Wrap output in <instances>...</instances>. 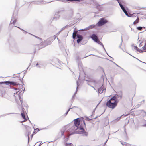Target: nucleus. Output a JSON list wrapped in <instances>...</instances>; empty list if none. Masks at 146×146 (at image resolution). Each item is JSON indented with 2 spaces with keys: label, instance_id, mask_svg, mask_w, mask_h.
Instances as JSON below:
<instances>
[{
  "label": "nucleus",
  "instance_id": "nucleus-1",
  "mask_svg": "<svg viewBox=\"0 0 146 146\" xmlns=\"http://www.w3.org/2000/svg\"><path fill=\"white\" fill-rule=\"evenodd\" d=\"M11 88L13 89V91L14 94L13 96L15 98L16 101L17 102L18 100L19 99L21 104L22 105L23 100L22 95L24 93L23 91L25 90V89L21 90L19 89V88L13 87V88Z\"/></svg>",
  "mask_w": 146,
  "mask_h": 146
},
{
  "label": "nucleus",
  "instance_id": "nucleus-2",
  "mask_svg": "<svg viewBox=\"0 0 146 146\" xmlns=\"http://www.w3.org/2000/svg\"><path fill=\"white\" fill-rule=\"evenodd\" d=\"M118 103L114 96L112 97L107 102L106 105L109 108L113 109L117 106Z\"/></svg>",
  "mask_w": 146,
  "mask_h": 146
},
{
  "label": "nucleus",
  "instance_id": "nucleus-3",
  "mask_svg": "<svg viewBox=\"0 0 146 146\" xmlns=\"http://www.w3.org/2000/svg\"><path fill=\"white\" fill-rule=\"evenodd\" d=\"M76 129H78V130L74 131L73 132L71 133L70 135H72L76 133L78 134H82L83 136L87 137L88 136V133L86 132L83 127V126L81 125H80L79 126H78L76 128Z\"/></svg>",
  "mask_w": 146,
  "mask_h": 146
},
{
  "label": "nucleus",
  "instance_id": "nucleus-4",
  "mask_svg": "<svg viewBox=\"0 0 146 146\" xmlns=\"http://www.w3.org/2000/svg\"><path fill=\"white\" fill-rule=\"evenodd\" d=\"M117 2H118L119 5L121 7V9L123 10V12L125 13V14L126 15L129 17H133L134 16L135 17L136 16V15H137L136 13H133V15L131 14H128L127 11L126 9L125 8L123 5L122 3H125V1L123 0H116Z\"/></svg>",
  "mask_w": 146,
  "mask_h": 146
},
{
  "label": "nucleus",
  "instance_id": "nucleus-5",
  "mask_svg": "<svg viewBox=\"0 0 146 146\" xmlns=\"http://www.w3.org/2000/svg\"><path fill=\"white\" fill-rule=\"evenodd\" d=\"M117 2H118L119 5L121 7V9L123 10V12L125 13V14L126 15L129 17H133L134 16L135 17L136 16V15H137L136 13H133V15L131 14H128L127 11L126 9L125 8L123 5L122 3H125V1L123 0H116Z\"/></svg>",
  "mask_w": 146,
  "mask_h": 146
},
{
  "label": "nucleus",
  "instance_id": "nucleus-6",
  "mask_svg": "<svg viewBox=\"0 0 146 146\" xmlns=\"http://www.w3.org/2000/svg\"><path fill=\"white\" fill-rule=\"evenodd\" d=\"M103 82H100V81H98L97 82L98 84H99V88H98V92L99 93H102L105 91H106V87L104 85Z\"/></svg>",
  "mask_w": 146,
  "mask_h": 146
},
{
  "label": "nucleus",
  "instance_id": "nucleus-7",
  "mask_svg": "<svg viewBox=\"0 0 146 146\" xmlns=\"http://www.w3.org/2000/svg\"><path fill=\"white\" fill-rule=\"evenodd\" d=\"M108 22V20L106 19L104 17H102L99 20L96 25L98 27H101L105 25Z\"/></svg>",
  "mask_w": 146,
  "mask_h": 146
},
{
  "label": "nucleus",
  "instance_id": "nucleus-8",
  "mask_svg": "<svg viewBox=\"0 0 146 146\" xmlns=\"http://www.w3.org/2000/svg\"><path fill=\"white\" fill-rule=\"evenodd\" d=\"M17 14L15 13H14L10 23V25L12 24L14 25L15 24V23L17 21Z\"/></svg>",
  "mask_w": 146,
  "mask_h": 146
},
{
  "label": "nucleus",
  "instance_id": "nucleus-9",
  "mask_svg": "<svg viewBox=\"0 0 146 146\" xmlns=\"http://www.w3.org/2000/svg\"><path fill=\"white\" fill-rule=\"evenodd\" d=\"M73 12L72 10H70L68 11L65 15L66 16L65 18L67 19H68L72 17L73 16Z\"/></svg>",
  "mask_w": 146,
  "mask_h": 146
},
{
  "label": "nucleus",
  "instance_id": "nucleus-10",
  "mask_svg": "<svg viewBox=\"0 0 146 146\" xmlns=\"http://www.w3.org/2000/svg\"><path fill=\"white\" fill-rule=\"evenodd\" d=\"M86 81L88 82H87V84H88V85L90 86L91 87H92V88H93L94 90L96 89H95V88L92 86L90 85V83H93L95 85H96V84H98L96 82V81L94 80H86Z\"/></svg>",
  "mask_w": 146,
  "mask_h": 146
},
{
  "label": "nucleus",
  "instance_id": "nucleus-11",
  "mask_svg": "<svg viewBox=\"0 0 146 146\" xmlns=\"http://www.w3.org/2000/svg\"><path fill=\"white\" fill-rule=\"evenodd\" d=\"M60 11H58L55 13L53 17L54 20L56 21L59 18L60 15H59V14Z\"/></svg>",
  "mask_w": 146,
  "mask_h": 146
},
{
  "label": "nucleus",
  "instance_id": "nucleus-12",
  "mask_svg": "<svg viewBox=\"0 0 146 146\" xmlns=\"http://www.w3.org/2000/svg\"><path fill=\"white\" fill-rule=\"evenodd\" d=\"M74 121V125L77 127L80 125V119L79 118H77L74 119L73 121Z\"/></svg>",
  "mask_w": 146,
  "mask_h": 146
},
{
  "label": "nucleus",
  "instance_id": "nucleus-13",
  "mask_svg": "<svg viewBox=\"0 0 146 146\" xmlns=\"http://www.w3.org/2000/svg\"><path fill=\"white\" fill-rule=\"evenodd\" d=\"M90 38H92L95 42L97 41V37L96 34L95 33L92 34L90 36Z\"/></svg>",
  "mask_w": 146,
  "mask_h": 146
},
{
  "label": "nucleus",
  "instance_id": "nucleus-14",
  "mask_svg": "<svg viewBox=\"0 0 146 146\" xmlns=\"http://www.w3.org/2000/svg\"><path fill=\"white\" fill-rule=\"evenodd\" d=\"M95 27V25H90L89 26L85 28L84 29H82L81 30H83V31L87 30H88L91 29L92 28H94V27Z\"/></svg>",
  "mask_w": 146,
  "mask_h": 146
},
{
  "label": "nucleus",
  "instance_id": "nucleus-15",
  "mask_svg": "<svg viewBox=\"0 0 146 146\" xmlns=\"http://www.w3.org/2000/svg\"><path fill=\"white\" fill-rule=\"evenodd\" d=\"M51 42L50 41V38H49L47 39L46 41L42 43V44H44V46L50 45L51 44Z\"/></svg>",
  "mask_w": 146,
  "mask_h": 146
},
{
  "label": "nucleus",
  "instance_id": "nucleus-16",
  "mask_svg": "<svg viewBox=\"0 0 146 146\" xmlns=\"http://www.w3.org/2000/svg\"><path fill=\"white\" fill-rule=\"evenodd\" d=\"M77 61L78 63V64L79 68V70H80V69L82 68V64L81 63L80 60L78 56L77 57Z\"/></svg>",
  "mask_w": 146,
  "mask_h": 146
},
{
  "label": "nucleus",
  "instance_id": "nucleus-17",
  "mask_svg": "<svg viewBox=\"0 0 146 146\" xmlns=\"http://www.w3.org/2000/svg\"><path fill=\"white\" fill-rule=\"evenodd\" d=\"M10 85H12L13 86H16L17 85H19V86H21V87H22V88H23V86L22 85L18 84L17 83L15 82L10 81Z\"/></svg>",
  "mask_w": 146,
  "mask_h": 146
},
{
  "label": "nucleus",
  "instance_id": "nucleus-18",
  "mask_svg": "<svg viewBox=\"0 0 146 146\" xmlns=\"http://www.w3.org/2000/svg\"><path fill=\"white\" fill-rule=\"evenodd\" d=\"M22 112H21V113L22 117L24 119H27V118H26L25 117V115L24 114V111H25V109H24V108H22Z\"/></svg>",
  "mask_w": 146,
  "mask_h": 146
},
{
  "label": "nucleus",
  "instance_id": "nucleus-19",
  "mask_svg": "<svg viewBox=\"0 0 146 146\" xmlns=\"http://www.w3.org/2000/svg\"><path fill=\"white\" fill-rule=\"evenodd\" d=\"M134 49L136 50L140 53H143V50L139 49L137 46H133Z\"/></svg>",
  "mask_w": 146,
  "mask_h": 146
},
{
  "label": "nucleus",
  "instance_id": "nucleus-20",
  "mask_svg": "<svg viewBox=\"0 0 146 146\" xmlns=\"http://www.w3.org/2000/svg\"><path fill=\"white\" fill-rule=\"evenodd\" d=\"M96 8L98 10V11H102V5H96Z\"/></svg>",
  "mask_w": 146,
  "mask_h": 146
},
{
  "label": "nucleus",
  "instance_id": "nucleus-21",
  "mask_svg": "<svg viewBox=\"0 0 146 146\" xmlns=\"http://www.w3.org/2000/svg\"><path fill=\"white\" fill-rule=\"evenodd\" d=\"M76 127L75 125H73L71 128L69 129V131L70 132L74 130V131H76L77 129H76V127Z\"/></svg>",
  "mask_w": 146,
  "mask_h": 146
},
{
  "label": "nucleus",
  "instance_id": "nucleus-22",
  "mask_svg": "<svg viewBox=\"0 0 146 146\" xmlns=\"http://www.w3.org/2000/svg\"><path fill=\"white\" fill-rule=\"evenodd\" d=\"M63 131H62V130L61 131V135L62 136H63L64 135V133H65V135H67L68 134L66 133L67 131H66V129L65 128H64L63 129Z\"/></svg>",
  "mask_w": 146,
  "mask_h": 146
},
{
  "label": "nucleus",
  "instance_id": "nucleus-23",
  "mask_svg": "<svg viewBox=\"0 0 146 146\" xmlns=\"http://www.w3.org/2000/svg\"><path fill=\"white\" fill-rule=\"evenodd\" d=\"M116 99V100L117 101V102H118L119 100H118V98L119 97H120L121 98H122V96H120L119 95H118L117 94H116L114 95L112 97H114Z\"/></svg>",
  "mask_w": 146,
  "mask_h": 146
},
{
  "label": "nucleus",
  "instance_id": "nucleus-24",
  "mask_svg": "<svg viewBox=\"0 0 146 146\" xmlns=\"http://www.w3.org/2000/svg\"><path fill=\"white\" fill-rule=\"evenodd\" d=\"M76 37L77 38H78V39L80 40L81 41H82L83 39L82 36L80 34H78L77 35Z\"/></svg>",
  "mask_w": 146,
  "mask_h": 146
},
{
  "label": "nucleus",
  "instance_id": "nucleus-25",
  "mask_svg": "<svg viewBox=\"0 0 146 146\" xmlns=\"http://www.w3.org/2000/svg\"><path fill=\"white\" fill-rule=\"evenodd\" d=\"M57 1L66 3L67 1L73 2V0H58Z\"/></svg>",
  "mask_w": 146,
  "mask_h": 146
},
{
  "label": "nucleus",
  "instance_id": "nucleus-26",
  "mask_svg": "<svg viewBox=\"0 0 146 146\" xmlns=\"http://www.w3.org/2000/svg\"><path fill=\"white\" fill-rule=\"evenodd\" d=\"M10 81H3L2 82L3 84L6 85H9L10 84Z\"/></svg>",
  "mask_w": 146,
  "mask_h": 146
},
{
  "label": "nucleus",
  "instance_id": "nucleus-27",
  "mask_svg": "<svg viewBox=\"0 0 146 146\" xmlns=\"http://www.w3.org/2000/svg\"><path fill=\"white\" fill-rule=\"evenodd\" d=\"M98 117H99V116H96V117L95 118H94L93 119H90L87 116H85L84 117L85 119V120H88V121H90V120H91V119H96V118H97Z\"/></svg>",
  "mask_w": 146,
  "mask_h": 146
},
{
  "label": "nucleus",
  "instance_id": "nucleus-28",
  "mask_svg": "<svg viewBox=\"0 0 146 146\" xmlns=\"http://www.w3.org/2000/svg\"><path fill=\"white\" fill-rule=\"evenodd\" d=\"M142 49L141 50H143V52H146V40L145 41L144 46L142 48Z\"/></svg>",
  "mask_w": 146,
  "mask_h": 146
},
{
  "label": "nucleus",
  "instance_id": "nucleus-29",
  "mask_svg": "<svg viewBox=\"0 0 146 146\" xmlns=\"http://www.w3.org/2000/svg\"><path fill=\"white\" fill-rule=\"evenodd\" d=\"M76 106H74L72 108H69V109H68V110L64 114V115L66 116V115H67V114H68V112L70 111V110L72 109V108H76Z\"/></svg>",
  "mask_w": 146,
  "mask_h": 146
},
{
  "label": "nucleus",
  "instance_id": "nucleus-30",
  "mask_svg": "<svg viewBox=\"0 0 146 146\" xmlns=\"http://www.w3.org/2000/svg\"><path fill=\"white\" fill-rule=\"evenodd\" d=\"M137 29L138 30H142V29H145V28L144 27H142L141 26L138 27L137 28Z\"/></svg>",
  "mask_w": 146,
  "mask_h": 146
},
{
  "label": "nucleus",
  "instance_id": "nucleus-31",
  "mask_svg": "<svg viewBox=\"0 0 146 146\" xmlns=\"http://www.w3.org/2000/svg\"><path fill=\"white\" fill-rule=\"evenodd\" d=\"M139 19L138 17H137V19L136 20L133 22V24L134 25H135V24L138 23H139Z\"/></svg>",
  "mask_w": 146,
  "mask_h": 146
},
{
  "label": "nucleus",
  "instance_id": "nucleus-32",
  "mask_svg": "<svg viewBox=\"0 0 146 146\" xmlns=\"http://www.w3.org/2000/svg\"><path fill=\"white\" fill-rule=\"evenodd\" d=\"M93 2V3H94V5L96 6V5H99V3L97 2V1H95L94 0H91Z\"/></svg>",
  "mask_w": 146,
  "mask_h": 146
},
{
  "label": "nucleus",
  "instance_id": "nucleus-33",
  "mask_svg": "<svg viewBox=\"0 0 146 146\" xmlns=\"http://www.w3.org/2000/svg\"><path fill=\"white\" fill-rule=\"evenodd\" d=\"M31 134V132H28L27 134V136H28V144L29 143V135Z\"/></svg>",
  "mask_w": 146,
  "mask_h": 146
},
{
  "label": "nucleus",
  "instance_id": "nucleus-34",
  "mask_svg": "<svg viewBox=\"0 0 146 146\" xmlns=\"http://www.w3.org/2000/svg\"><path fill=\"white\" fill-rule=\"evenodd\" d=\"M77 93V91H76V92H75L74 93V95L72 96V101L74 99L75 96L76 94Z\"/></svg>",
  "mask_w": 146,
  "mask_h": 146
},
{
  "label": "nucleus",
  "instance_id": "nucleus-35",
  "mask_svg": "<svg viewBox=\"0 0 146 146\" xmlns=\"http://www.w3.org/2000/svg\"><path fill=\"white\" fill-rule=\"evenodd\" d=\"M15 113H9L4 114V115H1L0 116V117H2L5 116H6L7 115H10V114H15Z\"/></svg>",
  "mask_w": 146,
  "mask_h": 146
},
{
  "label": "nucleus",
  "instance_id": "nucleus-36",
  "mask_svg": "<svg viewBox=\"0 0 146 146\" xmlns=\"http://www.w3.org/2000/svg\"><path fill=\"white\" fill-rule=\"evenodd\" d=\"M97 41H95V42L97 43H98V44L101 45H102L103 44L100 42V41L99 40H96Z\"/></svg>",
  "mask_w": 146,
  "mask_h": 146
},
{
  "label": "nucleus",
  "instance_id": "nucleus-37",
  "mask_svg": "<svg viewBox=\"0 0 146 146\" xmlns=\"http://www.w3.org/2000/svg\"><path fill=\"white\" fill-rule=\"evenodd\" d=\"M102 47L104 49V50L105 51V52H106V53H107V55H108L109 56H110V57H111V58L112 59V60H114V59H113V58H112V57H110V56H109L108 54V53H107V52H106V50L105 49V48H104V46L103 44L102 45Z\"/></svg>",
  "mask_w": 146,
  "mask_h": 146
},
{
  "label": "nucleus",
  "instance_id": "nucleus-38",
  "mask_svg": "<svg viewBox=\"0 0 146 146\" xmlns=\"http://www.w3.org/2000/svg\"><path fill=\"white\" fill-rule=\"evenodd\" d=\"M141 111L143 112V115L144 116H146V112L145 111L143 110H141Z\"/></svg>",
  "mask_w": 146,
  "mask_h": 146
},
{
  "label": "nucleus",
  "instance_id": "nucleus-39",
  "mask_svg": "<svg viewBox=\"0 0 146 146\" xmlns=\"http://www.w3.org/2000/svg\"><path fill=\"white\" fill-rule=\"evenodd\" d=\"M78 31L76 30V28H74V32H73V33H74V34L76 35V34Z\"/></svg>",
  "mask_w": 146,
  "mask_h": 146
},
{
  "label": "nucleus",
  "instance_id": "nucleus-40",
  "mask_svg": "<svg viewBox=\"0 0 146 146\" xmlns=\"http://www.w3.org/2000/svg\"><path fill=\"white\" fill-rule=\"evenodd\" d=\"M72 145L73 144L72 143L68 144L67 143H66V146H72Z\"/></svg>",
  "mask_w": 146,
  "mask_h": 146
},
{
  "label": "nucleus",
  "instance_id": "nucleus-41",
  "mask_svg": "<svg viewBox=\"0 0 146 146\" xmlns=\"http://www.w3.org/2000/svg\"><path fill=\"white\" fill-rule=\"evenodd\" d=\"M54 61H56L57 63H58L59 64L60 63V62L59 60L57 58H56L55 59Z\"/></svg>",
  "mask_w": 146,
  "mask_h": 146
},
{
  "label": "nucleus",
  "instance_id": "nucleus-42",
  "mask_svg": "<svg viewBox=\"0 0 146 146\" xmlns=\"http://www.w3.org/2000/svg\"><path fill=\"white\" fill-rule=\"evenodd\" d=\"M123 42V39H122V36H121V42L120 44V45L119 46V47L120 48H121V46L122 44V43Z\"/></svg>",
  "mask_w": 146,
  "mask_h": 146
},
{
  "label": "nucleus",
  "instance_id": "nucleus-43",
  "mask_svg": "<svg viewBox=\"0 0 146 146\" xmlns=\"http://www.w3.org/2000/svg\"><path fill=\"white\" fill-rule=\"evenodd\" d=\"M76 37V35L74 34V33H73L72 35V38H73L74 39H75Z\"/></svg>",
  "mask_w": 146,
  "mask_h": 146
},
{
  "label": "nucleus",
  "instance_id": "nucleus-44",
  "mask_svg": "<svg viewBox=\"0 0 146 146\" xmlns=\"http://www.w3.org/2000/svg\"><path fill=\"white\" fill-rule=\"evenodd\" d=\"M121 116L120 117H118V118H117L115 120H116L117 121H119L121 119Z\"/></svg>",
  "mask_w": 146,
  "mask_h": 146
},
{
  "label": "nucleus",
  "instance_id": "nucleus-45",
  "mask_svg": "<svg viewBox=\"0 0 146 146\" xmlns=\"http://www.w3.org/2000/svg\"><path fill=\"white\" fill-rule=\"evenodd\" d=\"M31 34V35H33V36H35V37L36 38H37L41 40H42V39L41 38H39V37H38V36H35V35H32V34Z\"/></svg>",
  "mask_w": 146,
  "mask_h": 146
},
{
  "label": "nucleus",
  "instance_id": "nucleus-46",
  "mask_svg": "<svg viewBox=\"0 0 146 146\" xmlns=\"http://www.w3.org/2000/svg\"><path fill=\"white\" fill-rule=\"evenodd\" d=\"M44 1H39L38 3V4H43V3L44 2Z\"/></svg>",
  "mask_w": 146,
  "mask_h": 146
},
{
  "label": "nucleus",
  "instance_id": "nucleus-47",
  "mask_svg": "<svg viewBox=\"0 0 146 146\" xmlns=\"http://www.w3.org/2000/svg\"><path fill=\"white\" fill-rule=\"evenodd\" d=\"M123 127L124 128V132H125L126 135H127V133H126V131L125 125L123 126Z\"/></svg>",
  "mask_w": 146,
  "mask_h": 146
},
{
  "label": "nucleus",
  "instance_id": "nucleus-48",
  "mask_svg": "<svg viewBox=\"0 0 146 146\" xmlns=\"http://www.w3.org/2000/svg\"><path fill=\"white\" fill-rule=\"evenodd\" d=\"M113 63H114L117 66L120 67V68H121V69H123H123L121 67H120V66H119L118 65H117L114 62H113V61H111V60H110Z\"/></svg>",
  "mask_w": 146,
  "mask_h": 146
},
{
  "label": "nucleus",
  "instance_id": "nucleus-49",
  "mask_svg": "<svg viewBox=\"0 0 146 146\" xmlns=\"http://www.w3.org/2000/svg\"><path fill=\"white\" fill-rule=\"evenodd\" d=\"M27 119H24L23 121H20V123H23V122L26 121H27Z\"/></svg>",
  "mask_w": 146,
  "mask_h": 146
},
{
  "label": "nucleus",
  "instance_id": "nucleus-50",
  "mask_svg": "<svg viewBox=\"0 0 146 146\" xmlns=\"http://www.w3.org/2000/svg\"><path fill=\"white\" fill-rule=\"evenodd\" d=\"M95 109L92 112V115H91L90 117V118H92V116L94 114V113H95Z\"/></svg>",
  "mask_w": 146,
  "mask_h": 146
},
{
  "label": "nucleus",
  "instance_id": "nucleus-51",
  "mask_svg": "<svg viewBox=\"0 0 146 146\" xmlns=\"http://www.w3.org/2000/svg\"><path fill=\"white\" fill-rule=\"evenodd\" d=\"M141 105H142V104H141V103L139 104H137L136 106V107H137V108H138Z\"/></svg>",
  "mask_w": 146,
  "mask_h": 146
},
{
  "label": "nucleus",
  "instance_id": "nucleus-52",
  "mask_svg": "<svg viewBox=\"0 0 146 146\" xmlns=\"http://www.w3.org/2000/svg\"><path fill=\"white\" fill-rule=\"evenodd\" d=\"M20 30H22V31H23V32H24V33L26 34V33H27V32L26 31H25V30H24L23 29H21H21H20Z\"/></svg>",
  "mask_w": 146,
  "mask_h": 146
},
{
  "label": "nucleus",
  "instance_id": "nucleus-53",
  "mask_svg": "<svg viewBox=\"0 0 146 146\" xmlns=\"http://www.w3.org/2000/svg\"><path fill=\"white\" fill-rule=\"evenodd\" d=\"M20 30H22V31H23V32H24V33L26 34V33H27V32L26 31H25V30H24L23 29H21H21H20Z\"/></svg>",
  "mask_w": 146,
  "mask_h": 146
},
{
  "label": "nucleus",
  "instance_id": "nucleus-54",
  "mask_svg": "<svg viewBox=\"0 0 146 146\" xmlns=\"http://www.w3.org/2000/svg\"><path fill=\"white\" fill-rule=\"evenodd\" d=\"M145 100H143L142 101H141L140 102V103L142 104L144 103L145 102Z\"/></svg>",
  "mask_w": 146,
  "mask_h": 146
},
{
  "label": "nucleus",
  "instance_id": "nucleus-55",
  "mask_svg": "<svg viewBox=\"0 0 146 146\" xmlns=\"http://www.w3.org/2000/svg\"><path fill=\"white\" fill-rule=\"evenodd\" d=\"M81 41L80 40L77 39V42L78 44H79L80 42Z\"/></svg>",
  "mask_w": 146,
  "mask_h": 146
},
{
  "label": "nucleus",
  "instance_id": "nucleus-56",
  "mask_svg": "<svg viewBox=\"0 0 146 146\" xmlns=\"http://www.w3.org/2000/svg\"><path fill=\"white\" fill-rule=\"evenodd\" d=\"M66 27V26H65L64 27L62 28L61 30L59 32V33L60 32V31H62Z\"/></svg>",
  "mask_w": 146,
  "mask_h": 146
},
{
  "label": "nucleus",
  "instance_id": "nucleus-57",
  "mask_svg": "<svg viewBox=\"0 0 146 146\" xmlns=\"http://www.w3.org/2000/svg\"><path fill=\"white\" fill-rule=\"evenodd\" d=\"M20 74V73H17V74H14L13 75V76L14 77H17L18 76H16V75H15V74Z\"/></svg>",
  "mask_w": 146,
  "mask_h": 146
},
{
  "label": "nucleus",
  "instance_id": "nucleus-58",
  "mask_svg": "<svg viewBox=\"0 0 146 146\" xmlns=\"http://www.w3.org/2000/svg\"><path fill=\"white\" fill-rule=\"evenodd\" d=\"M36 66L38 68H40V66L39 65V64H38V63H37L36 64Z\"/></svg>",
  "mask_w": 146,
  "mask_h": 146
},
{
  "label": "nucleus",
  "instance_id": "nucleus-59",
  "mask_svg": "<svg viewBox=\"0 0 146 146\" xmlns=\"http://www.w3.org/2000/svg\"><path fill=\"white\" fill-rule=\"evenodd\" d=\"M129 54L131 56H132L133 57H134V58H136V59H137L139 61H140V62H142V61H141V60H139V59H138V58H135V57H134V56H132L131 55V54Z\"/></svg>",
  "mask_w": 146,
  "mask_h": 146
},
{
  "label": "nucleus",
  "instance_id": "nucleus-60",
  "mask_svg": "<svg viewBox=\"0 0 146 146\" xmlns=\"http://www.w3.org/2000/svg\"><path fill=\"white\" fill-rule=\"evenodd\" d=\"M77 87H76V91H77V90H78V87L79 86V85H78V82L77 81Z\"/></svg>",
  "mask_w": 146,
  "mask_h": 146
},
{
  "label": "nucleus",
  "instance_id": "nucleus-61",
  "mask_svg": "<svg viewBox=\"0 0 146 146\" xmlns=\"http://www.w3.org/2000/svg\"><path fill=\"white\" fill-rule=\"evenodd\" d=\"M29 66H30V65L29 66H28V68H27V69L25 70V72L24 73L25 74L26 73V72L27 71V69H28V68H29Z\"/></svg>",
  "mask_w": 146,
  "mask_h": 146
},
{
  "label": "nucleus",
  "instance_id": "nucleus-62",
  "mask_svg": "<svg viewBox=\"0 0 146 146\" xmlns=\"http://www.w3.org/2000/svg\"><path fill=\"white\" fill-rule=\"evenodd\" d=\"M83 123H84V126H86V123L85 122V121L84 120H83Z\"/></svg>",
  "mask_w": 146,
  "mask_h": 146
},
{
  "label": "nucleus",
  "instance_id": "nucleus-63",
  "mask_svg": "<svg viewBox=\"0 0 146 146\" xmlns=\"http://www.w3.org/2000/svg\"><path fill=\"white\" fill-rule=\"evenodd\" d=\"M142 46V45L141 44V43H140L139 45V46L140 47L141 46Z\"/></svg>",
  "mask_w": 146,
  "mask_h": 146
},
{
  "label": "nucleus",
  "instance_id": "nucleus-64",
  "mask_svg": "<svg viewBox=\"0 0 146 146\" xmlns=\"http://www.w3.org/2000/svg\"><path fill=\"white\" fill-rule=\"evenodd\" d=\"M110 78L111 79V80L113 81V77H111Z\"/></svg>",
  "mask_w": 146,
  "mask_h": 146
}]
</instances>
